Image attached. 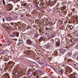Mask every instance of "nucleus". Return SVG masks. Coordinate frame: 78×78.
I'll return each mask as SVG.
<instances>
[{"instance_id": "obj_1", "label": "nucleus", "mask_w": 78, "mask_h": 78, "mask_svg": "<svg viewBox=\"0 0 78 78\" xmlns=\"http://www.w3.org/2000/svg\"><path fill=\"white\" fill-rule=\"evenodd\" d=\"M27 44L28 45H31L32 44V41H30V40H27Z\"/></svg>"}, {"instance_id": "obj_2", "label": "nucleus", "mask_w": 78, "mask_h": 78, "mask_svg": "<svg viewBox=\"0 0 78 78\" xmlns=\"http://www.w3.org/2000/svg\"><path fill=\"white\" fill-rule=\"evenodd\" d=\"M65 48L63 47V48L60 49V52L61 53H64L66 52V50L64 49Z\"/></svg>"}, {"instance_id": "obj_3", "label": "nucleus", "mask_w": 78, "mask_h": 78, "mask_svg": "<svg viewBox=\"0 0 78 78\" xmlns=\"http://www.w3.org/2000/svg\"><path fill=\"white\" fill-rule=\"evenodd\" d=\"M32 75H33V71H30L28 73L27 75L28 76H31Z\"/></svg>"}, {"instance_id": "obj_4", "label": "nucleus", "mask_w": 78, "mask_h": 78, "mask_svg": "<svg viewBox=\"0 0 78 78\" xmlns=\"http://www.w3.org/2000/svg\"><path fill=\"white\" fill-rule=\"evenodd\" d=\"M4 77L5 78H8L9 77V74L8 73L4 74Z\"/></svg>"}, {"instance_id": "obj_5", "label": "nucleus", "mask_w": 78, "mask_h": 78, "mask_svg": "<svg viewBox=\"0 0 78 78\" xmlns=\"http://www.w3.org/2000/svg\"><path fill=\"white\" fill-rule=\"evenodd\" d=\"M56 45L57 47H59L60 46V42L59 41H58L56 42Z\"/></svg>"}, {"instance_id": "obj_6", "label": "nucleus", "mask_w": 78, "mask_h": 78, "mask_svg": "<svg viewBox=\"0 0 78 78\" xmlns=\"http://www.w3.org/2000/svg\"><path fill=\"white\" fill-rule=\"evenodd\" d=\"M45 47L46 49H48L50 47V45L49 44H46L45 45Z\"/></svg>"}, {"instance_id": "obj_7", "label": "nucleus", "mask_w": 78, "mask_h": 78, "mask_svg": "<svg viewBox=\"0 0 78 78\" xmlns=\"http://www.w3.org/2000/svg\"><path fill=\"white\" fill-rule=\"evenodd\" d=\"M72 51H69L68 53L67 54L68 56H71L72 55Z\"/></svg>"}, {"instance_id": "obj_8", "label": "nucleus", "mask_w": 78, "mask_h": 78, "mask_svg": "<svg viewBox=\"0 0 78 78\" xmlns=\"http://www.w3.org/2000/svg\"><path fill=\"white\" fill-rule=\"evenodd\" d=\"M51 27H46L45 30L46 31H49V30H51Z\"/></svg>"}, {"instance_id": "obj_9", "label": "nucleus", "mask_w": 78, "mask_h": 78, "mask_svg": "<svg viewBox=\"0 0 78 78\" xmlns=\"http://www.w3.org/2000/svg\"><path fill=\"white\" fill-rule=\"evenodd\" d=\"M59 73H60L61 75L63 74V70L62 69H60L59 70Z\"/></svg>"}, {"instance_id": "obj_10", "label": "nucleus", "mask_w": 78, "mask_h": 78, "mask_svg": "<svg viewBox=\"0 0 78 78\" xmlns=\"http://www.w3.org/2000/svg\"><path fill=\"white\" fill-rule=\"evenodd\" d=\"M48 38L49 39H51L52 38V36H51V35L48 34L47 36Z\"/></svg>"}, {"instance_id": "obj_11", "label": "nucleus", "mask_w": 78, "mask_h": 78, "mask_svg": "<svg viewBox=\"0 0 78 78\" xmlns=\"http://www.w3.org/2000/svg\"><path fill=\"white\" fill-rule=\"evenodd\" d=\"M0 53L1 55H4V54H5V51H1Z\"/></svg>"}, {"instance_id": "obj_12", "label": "nucleus", "mask_w": 78, "mask_h": 78, "mask_svg": "<svg viewBox=\"0 0 78 78\" xmlns=\"http://www.w3.org/2000/svg\"><path fill=\"white\" fill-rule=\"evenodd\" d=\"M11 37H16V35L15 34H12L10 35Z\"/></svg>"}, {"instance_id": "obj_13", "label": "nucleus", "mask_w": 78, "mask_h": 78, "mask_svg": "<svg viewBox=\"0 0 78 78\" xmlns=\"http://www.w3.org/2000/svg\"><path fill=\"white\" fill-rule=\"evenodd\" d=\"M7 9L8 11H10L11 10V6H9L8 7H7Z\"/></svg>"}, {"instance_id": "obj_14", "label": "nucleus", "mask_w": 78, "mask_h": 78, "mask_svg": "<svg viewBox=\"0 0 78 78\" xmlns=\"http://www.w3.org/2000/svg\"><path fill=\"white\" fill-rule=\"evenodd\" d=\"M42 40H43V37H41L39 39V41L40 42H41V41H42Z\"/></svg>"}, {"instance_id": "obj_15", "label": "nucleus", "mask_w": 78, "mask_h": 78, "mask_svg": "<svg viewBox=\"0 0 78 78\" xmlns=\"http://www.w3.org/2000/svg\"><path fill=\"white\" fill-rule=\"evenodd\" d=\"M67 75L68 76H69V75H70L71 77H74L75 76L73 74H71L68 75Z\"/></svg>"}, {"instance_id": "obj_16", "label": "nucleus", "mask_w": 78, "mask_h": 78, "mask_svg": "<svg viewBox=\"0 0 78 78\" xmlns=\"http://www.w3.org/2000/svg\"><path fill=\"white\" fill-rule=\"evenodd\" d=\"M75 44V43L74 41H73L72 42V44H71V46H73V45H74Z\"/></svg>"}, {"instance_id": "obj_17", "label": "nucleus", "mask_w": 78, "mask_h": 78, "mask_svg": "<svg viewBox=\"0 0 78 78\" xmlns=\"http://www.w3.org/2000/svg\"><path fill=\"white\" fill-rule=\"evenodd\" d=\"M38 72L40 73V74H42V70L41 69H39L38 70Z\"/></svg>"}, {"instance_id": "obj_18", "label": "nucleus", "mask_w": 78, "mask_h": 78, "mask_svg": "<svg viewBox=\"0 0 78 78\" xmlns=\"http://www.w3.org/2000/svg\"><path fill=\"white\" fill-rule=\"evenodd\" d=\"M22 42H23L22 41V40L20 41L19 43H18V45H20V44H22Z\"/></svg>"}, {"instance_id": "obj_19", "label": "nucleus", "mask_w": 78, "mask_h": 78, "mask_svg": "<svg viewBox=\"0 0 78 78\" xmlns=\"http://www.w3.org/2000/svg\"><path fill=\"white\" fill-rule=\"evenodd\" d=\"M8 19H9V20H13V18L10 17H8Z\"/></svg>"}, {"instance_id": "obj_20", "label": "nucleus", "mask_w": 78, "mask_h": 78, "mask_svg": "<svg viewBox=\"0 0 78 78\" xmlns=\"http://www.w3.org/2000/svg\"><path fill=\"white\" fill-rule=\"evenodd\" d=\"M35 38H37V37H38V35H37V34H35Z\"/></svg>"}, {"instance_id": "obj_21", "label": "nucleus", "mask_w": 78, "mask_h": 78, "mask_svg": "<svg viewBox=\"0 0 78 78\" xmlns=\"http://www.w3.org/2000/svg\"><path fill=\"white\" fill-rule=\"evenodd\" d=\"M18 73H19V71H16L15 73V74L16 75H18Z\"/></svg>"}, {"instance_id": "obj_22", "label": "nucleus", "mask_w": 78, "mask_h": 78, "mask_svg": "<svg viewBox=\"0 0 78 78\" xmlns=\"http://www.w3.org/2000/svg\"><path fill=\"white\" fill-rule=\"evenodd\" d=\"M24 59V58H21L19 59L20 61H23Z\"/></svg>"}, {"instance_id": "obj_23", "label": "nucleus", "mask_w": 78, "mask_h": 78, "mask_svg": "<svg viewBox=\"0 0 78 78\" xmlns=\"http://www.w3.org/2000/svg\"><path fill=\"white\" fill-rule=\"evenodd\" d=\"M55 34H54L53 35H51L52 36V38H53V37H55Z\"/></svg>"}, {"instance_id": "obj_24", "label": "nucleus", "mask_w": 78, "mask_h": 78, "mask_svg": "<svg viewBox=\"0 0 78 78\" xmlns=\"http://www.w3.org/2000/svg\"><path fill=\"white\" fill-rule=\"evenodd\" d=\"M19 33L18 32L16 33V36L17 37H19Z\"/></svg>"}, {"instance_id": "obj_25", "label": "nucleus", "mask_w": 78, "mask_h": 78, "mask_svg": "<svg viewBox=\"0 0 78 78\" xmlns=\"http://www.w3.org/2000/svg\"><path fill=\"white\" fill-rule=\"evenodd\" d=\"M48 22H50L51 21V19L50 18H49L48 19Z\"/></svg>"}, {"instance_id": "obj_26", "label": "nucleus", "mask_w": 78, "mask_h": 78, "mask_svg": "<svg viewBox=\"0 0 78 78\" xmlns=\"http://www.w3.org/2000/svg\"><path fill=\"white\" fill-rule=\"evenodd\" d=\"M61 22H62V21L61 20H58V23H61Z\"/></svg>"}, {"instance_id": "obj_27", "label": "nucleus", "mask_w": 78, "mask_h": 78, "mask_svg": "<svg viewBox=\"0 0 78 78\" xmlns=\"http://www.w3.org/2000/svg\"><path fill=\"white\" fill-rule=\"evenodd\" d=\"M10 53L11 54H14V51H13L12 50L11 51Z\"/></svg>"}, {"instance_id": "obj_28", "label": "nucleus", "mask_w": 78, "mask_h": 78, "mask_svg": "<svg viewBox=\"0 0 78 78\" xmlns=\"http://www.w3.org/2000/svg\"><path fill=\"white\" fill-rule=\"evenodd\" d=\"M15 47H16L17 48H18L19 47V45L18 44H17L16 45H15Z\"/></svg>"}, {"instance_id": "obj_29", "label": "nucleus", "mask_w": 78, "mask_h": 78, "mask_svg": "<svg viewBox=\"0 0 78 78\" xmlns=\"http://www.w3.org/2000/svg\"><path fill=\"white\" fill-rule=\"evenodd\" d=\"M20 5H21V4H18L17 5V6L18 7V8H19V7H20Z\"/></svg>"}, {"instance_id": "obj_30", "label": "nucleus", "mask_w": 78, "mask_h": 78, "mask_svg": "<svg viewBox=\"0 0 78 78\" xmlns=\"http://www.w3.org/2000/svg\"><path fill=\"white\" fill-rule=\"evenodd\" d=\"M2 2L3 5H5V0H3L2 1Z\"/></svg>"}, {"instance_id": "obj_31", "label": "nucleus", "mask_w": 78, "mask_h": 78, "mask_svg": "<svg viewBox=\"0 0 78 78\" xmlns=\"http://www.w3.org/2000/svg\"><path fill=\"white\" fill-rule=\"evenodd\" d=\"M73 28V27H70V30H72Z\"/></svg>"}, {"instance_id": "obj_32", "label": "nucleus", "mask_w": 78, "mask_h": 78, "mask_svg": "<svg viewBox=\"0 0 78 78\" xmlns=\"http://www.w3.org/2000/svg\"><path fill=\"white\" fill-rule=\"evenodd\" d=\"M23 6H26V3H24L23 4Z\"/></svg>"}, {"instance_id": "obj_33", "label": "nucleus", "mask_w": 78, "mask_h": 78, "mask_svg": "<svg viewBox=\"0 0 78 78\" xmlns=\"http://www.w3.org/2000/svg\"><path fill=\"white\" fill-rule=\"evenodd\" d=\"M65 9H66V8H65V7H62V9H63V10H65Z\"/></svg>"}, {"instance_id": "obj_34", "label": "nucleus", "mask_w": 78, "mask_h": 78, "mask_svg": "<svg viewBox=\"0 0 78 78\" xmlns=\"http://www.w3.org/2000/svg\"><path fill=\"white\" fill-rule=\"evenodd\" d=\"M73 59H75L76 58V56H73Z\"/></svg>"}, {"instance_id": "obj_35", "label": "nucleus", "mask_w": 78, "mask_h": 78, "mask_svg": "<svg viewBox=\"0 0 78 78\" xmlns=\"http://www.w3.org/2000/svg\"><path fill=\"white\" fill-rule=\"evenodd\" d=\"M2 20L4 22H5V18H3Z\"/></svg>"}, {"instance_id": "obj_36", "label": "nucleus", "mask_w": 78, "mask_h": 78, "mask_svg": "<svg viewBox=\"0 0 78 78\" xmlns=\"http://www.w3.org/2000/svg\"><path fill=\"white\" fill-rule=\"evenodd\" d=\"M73 66H76L77 65H76V64H73Z\"/></svg>"}, {"instance_id": "obj_37", "label": "nucleus", "mask_w": 78, "mask_h": 78, "mask_svg": "<svg viewBox=\"0 0 78 78\" xmlns=\"http://www.w3.org/2000/svg\"><path fill=\"white\" fill-rule=\"evenodd\" d=\"M19 9V8H16L15 9V10H17L18 9Z\"/></svg>"}, {"instance_id": "obj_38", "label": "nucleus", "mask_w": 78, "mask_h": 78, "mask_svg": "<svg viewBox=\"0 0 78 78\" xmlns=\"http://www.w3.org/2000/svg\"><path fill=\"white\" fill-rule=\"evenodd\" d=\"M9 64H11V61L9 62Z\"/></svg>"}, {"instance_id": "obj_39", "label": "nucleus", "mask_w": 78, "mask_h": 78, "mask_svg": "<svg viewBox=\"0 0 78 78\" xmlns=\"http://www.w3.org/2000/svg\"><path fill=\"white\" fill-rule=\"evenodd\" d=\"M37 78H39V76H37Z\"/></svg>"}, {"instance_id": "obj_40", "label": "nucleus", "mask_w": 78, "mask_h": 78, "mask_svg": "<svg viewBox=\"0 0 78 78\" xmlns=\"http://www.w3.org/2000/svg\"><path fill=\"white\" fill-rule=\"evenodd\" d=\"M39 6H41V4H39Z\"/></svg>"}, {"instance_id": "obj_41", "label": "nucleus", "mask_w": 78, "mask_h": 78, "mask_svg": "<svg viewBox=\"0 0 78 78\" xmlns=\"http://www.w3.org/2000/svg\"><path fill=\"white\" fill-rule=\"evenodd\" d=\"M2 44H0V47H2Z\"/></svg>"}, {"instance_id": "obj_42", "label": "nucleus", "mask_w": 78, "mask_h": 78, "mask_svg": "<svg viewBox=\"0 0 78 78\" xmlns=\"http://www.w3.org/2000/svg\"><path fill=\"white\" fill-rule=\"evenodd\" d=\"M5 61H7V60H6V59H5Z\"/></svg>"}, {"instance_id": "obj_43", "label": "nucleus", "mask_w": 78, "mask_h": 78, "mask_svg": "<svg viewBox=\"0 0 78 78\" xmlns=\"http://www.w3.org/2000/svg\"><path fill=\"white\" fill-rule=\"evenodd\" d=\"M16 1H20V0H16Z\"/></svg>"}, {"instance_id": "obj_44", "label": "nucleus", "mask_w": 78, "mask_h": 78, "mask_svg": "<svg viewBox=\"0 0 78 78\" xmlns=\"http://www.w3.org/2000/svg\"><path fill=\"white\" fill-rule=\"evenodd\" d=\"M53 78H57L56 77H54Z\"/></svg>"}, {"instance_id": "obj_45", "label": "nucleus", "mask_w": 78, "mask_h": 78, "mask_svg": "<svg viewBox=\"0 0 78 78\" xmlns=\"http://www.w3.org/2000/svg\"><path fill=\"white\" fill-rule=\"evenodd\" d=\"M6 45L8 46V45H9V44H6Z\"/></svg>"}, {"instance_id": "obj_46", "label": "nucleus", "mask_w": 78, "mask_h": 78, "mask_svg": "<svg viewBox=\"0 0 78 78\" xmlns=\"http://www.w3.org/2000/svg\"><path fill=\"white\" fill-rule=\"evenodd\" d=\"M10 24H12V23H11Z\"/></svg>"}, {"instance_id": "obj_47", "label": "nucleus", "mask_w": 78, "mask_h": 78, "mask_svg": "<svg viewBox=\"0 0 78 78\" xmlns=\"http://www.w3.org/2000/svg\"><path fill=\"white\" fill-rule=\"evenodd\" d=\"M0 78H2V77H0Z\"/></svg>"}, {"instance_id": "obj_48", "label": "nucleus", "mask_w": 78, "mask_h": 78, "mask_svg": "<svg viewBox=\"0 0 78 78\" xmlns=\"http://www.w3.org/2000/svg\"><path fill=\"white\" fill-rule=\"evenodd\" d=\"M32 67H33V65L32 66Z\"/></svg>"}]
</instances>
